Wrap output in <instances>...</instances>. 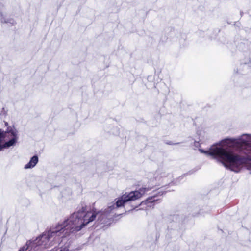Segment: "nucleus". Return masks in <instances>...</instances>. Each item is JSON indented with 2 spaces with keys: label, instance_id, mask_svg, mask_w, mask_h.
<instances>
[{
  "label": "nucleus",
  "instance_id": "obj_10",
  "mask_svg": "<svg viewBox=\"0 0 251 251\" xmlns=\"http://www.w3.org/2000/svg\"><path fill=\"white\" fill-rule=\"evenodd\" d=\"M38 249H34V248H33V249H32V251H36Z\"/></svg>",
  "mask_w": 251,
  "mask_h": 251
},
{
  "label": "nucleus",
  "instance_id": "obj_8",
  "mask_svg": "<svg viewBox=\"0 0 251 251\" xmlns=\"http://www.w3.org/2000/svg\"><path fill=\"white\" fill-rule=\"evenodd\" d=\"M60 248L61 249L59 251H71L70 242L66 243L64 246H61Z\"/></svg>",
  "mask_w": 251,
  "mask_h": 251
},
{
  "label": "nucleus",
  "instance_id": "obj_11",
  "mask_svg": "<svg viewBox=\"0 0 251 251\" xmlns=\"http://www.w3.org/2000/svg\"><path fill=\"white\" fill-rule=\"evenodd\" d=\"M7 123H5V126H7Z\"/></svg>",
  "mask_w": 251,
  "mask_h": 251
},
{
  "label": "nucleus",
  "instance_id": "obj_5",
  "mask_svg": "<svg viewBox=\"0 0 251 251\" xmlns=\"http://www.w3.org/2000/svg\"><path fill=\"white\" fill-rule=\"evenodd\" d=\"M38 162V157L37 155H34L31 158L28 163L24 166V169H28L34 167Z\"/></svg>",
  "mask_w": 251,
  "mask_h": 251
},
{
  "label": "nucleus",
  "instance_id": "obj_7",
  "mask_svg": "<svg viewBox=\"0 0 251 251\" xmlns=\"http://www.w3.org/2000/svg\"><path fill=\"white\" fill-rule=\"evenodd\" d=\"M0 20L1 22L4 23H10L12 25H14L15 22L13 20H7L5 17H4L3 14L2 12L0 11Z\"/></svg>",
  "mask_w": 251,
  "mask_h": 251
},
{
  "label": "nucleus",
  "instance_id": "obj_4",
  "mask_svg": "<svg viewBox=\"0 0 251 251\" xmlns=\"http://www.w3.org/2000/svg\"><path fill=\"white\" fill-rule=\"evenodd\" d=\"M172 178L173 176L171 174L158 170L155 172L151 179L153 184L156 185L170 184L172 181Z\"/></svg>",
  "mask_w": 251,
  "mask_h": 251
},
{
  "label": "nucleus",
  "instance_id": "obj_6",
  "mask_svg": "<svg viewBox=\"0 0 251 251\" xmlns=\"http://www.w3.org/2000/svg\"><path fill=\"white\" fill-rule=\"evenodd\" d=\"M156 201L154 198H151L147 199L146 201H142L140 205L146 204L148 207H151L153 205L152 204Z\"/></svg>",
  "mask_w": 251,
  "mask_h": 251
},
{
  "label": "nucleus",
  "instance_id": "obj_9",
  "mask_svg": "<svg viewBox=\"0 0 251 251\" xmlns=\"http://www.w3.org/2000/svg\"><path fill=\"white\" fill-rule=\"evenodd\" d=\"M7 114V110H5L4 108H3L2 111H1L0 115L1 116H5Z\"/></svg>",
  "mask_w": 251,
  "mask_h": 251
},
{
  "label": "nucleus",
  "instance_id": "obj_1",
  "mask_svg": "<svg viewBox=\"0 0 251 251\" xmlns=\"http://www.w3.org/2000/svg\"><path fill=\"white\" fill-rule=\"evenodd\" d=\"M144 195V188L138 191L126 193L116 199L109 204L104 211H97L96 209H89L86 206H82L78 211L71 215L68 218L59 222L50 229L33 241H28L26 244L19 251H32L38 246L48 248L55 243L65 242L70 233H76L82 230L88 224L93 222L97 217L101 224H106V216L117 208L124 206L126 202L135 201Z\"/></svg>",
  "mask_w": 251,
  "mask_h": 251
},
{
  "label": "nucleus",
  "instance_id": "obj_3",
  "mask_svg": "<svg viewBox=\"0 0 251 251\" xmlns=\"http://www.w3.org/2000/svg\"><path fill=\"white\" fill-rule=\"evenodd\" d=\"M18 140V132L15 129L2 132L0 130V151L16 145Z\"/></svg>",
  "mask_w": 251,
  "mask_h": 251
},
{
  "label": "nucleus",
  "instance_id": "obj_2",
  "mask_svg": "<svg viewBox=\"0 0 251 251\" xmlns=\"http://www.w3.org/2000/svg\"><path fill=\"white\" fill-rule=\"evenodd\" d=\"M231 140L226 139L213 145L207 150L200 149L201 153L221 162L227 169L235 173L240 172L244 168H251V136L244 135L236 141L245 156L238 155L230 151L227 148Z\"/></svg>",
  "mask_w": 251,
  "mask_h": 251
}]
</instances>
